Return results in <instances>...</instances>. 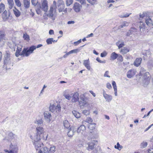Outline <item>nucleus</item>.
<instances>
[{
	"instance_id": "1",
	"label": "nucleus",
	"mask_w": 153,
	"mask_h": 153,
	"mask_svg": "<svg viewBox=\"0 0 153 153\" xmlns=\"http://www.w3.org/2000/svg\"><path fill=\"white\" fill-rule=\"evenodd\" d=\"M53 5L51 6L49 10L47 13H45L42 16V19L45 20H47L48 18H50L52 21L53 22L56 19L57 16L56 12V2L54 1Z\"/></svg>"
},
{
	"instance_id": "2",
	"label": "nucleus",
	"mask_w": 153,
	"mask_h": 153,
	"mask_svg": "<svg viewBox=\"0 0 153 153\" xmlns=\"http://www.w3.org/2000/svg\"><path fill=\"white\" fill-rule=\"evenodd\" d=\"M36 48H38V45L36 47L35 46H32L30 47L29 48H25L19 54V52H18V51H16V56L18 57L19 55H23V56H28L31 53H33V51L35 50Z\"/></svg>"
},
{
	"instance_id": "3",
	"label": "nucleus",
	"mask_w": 153,
	"mask_h": 153,
	"mask_svg": "<svg viewBox=\"0 0 153 153\" xmlns=\"http://www.w3.org/2000/svg\"><path fill=\"white\" fill-rule=\"evenodd\" d=\"M85 94L81 95L80 96L81 100L79 102V104L80 106H83L88 104V98L85 97Z\"/></svg>"
},
{
	"instance_id": "4",
	"label": "nucleus",
	"mask_w": 153,
	"mask_h": 153,
	"mask_svg": "<svg viewBox=\"0 0 153 153\" xmlns=\"http://www.w3.org/2000/svg\"><path fill=\"white\" fill-rule=\"evenodd\" d=\"M50 111L53 113H59L60 111L61 107L59 104H58L56 106L54 105H50L49 107Z\"/></svg>"
},
{
	"instance_id": "5",
	"label": "nucleus",
	"mask_w": 153,
	"mask_h": 153,
	"mask_svg": "<svg viewBox=\"0 0 153 153\" xmlns=\"http://www.w3.org/2000/svg\"><path fill=\"white\" fill-rule=\"evenodd\" d=\"M41 5L40 8L43 10L45 13H47L48 9V1L47 0H42L41 2Z\"/></svg>"
},
{
	"instance_id": "6",
	"label": "nucleus",
	"mask_w": 153,
	"mask_h": 153,
	"mask_svg": "<svg viewBox=\"0 0 153 153\" xmlns=\"http://www.w3.org/2000/svg\"><path fill=\"white\" fill-rule=\"evenodd\" d=\"M5 36V33L3 31H0V47L3 46L5 43V41L7 39Z\"/></svg>"
},
{
	"instance_id": "7",
	"label": "nucleus",
	"mask_w": 153,
	"mask_h": 153,
	"mask_svg": "<svg viewBox=\"0 0 153 153\" xmlns=\"http://www.w3.org/2000/svg\"><path fill=\"white\" fill-rule=\"evenodd\" d=\"M82 7V6L80 4L75 2L74 4L73 8L76 12L77 13L80 11Z\"/></svg>"
},
{
	"instance_id": "8",
	"label": "nucleus",
	"mask_w": 153,
	"mask_h": 153,
	"mask_svg": "<svg viewBox=\"0 0 153 153\" xmlns=\"http://www.w3.org/2000/svg\"><path fill=\"white\" fill-rule=\"evenodd\" d=\"M32 142L33 145L35 146L36 149L37 150L38 149V138L37 133L34 137V140Z\"/></svg>"
},
{
	"instance_id": "9",
	"label": "nucleus",
	"mask_w": 153,
	"mask_h": 153,
	"mask_svg": "<svg viewBox=\"0 0 153 153\" xmlns=\"http://www.w3.org/2000/svg\"><path fill=\"white\" fill-rule=\"evenodd\" d=\"M4 63L6 64L10 62V54L8 52H7L4 57Z\"/></svg>"
},
{
	"instance_id": "10",
	"label": "nucleus",
	"mask_w": 153,
	"mask_h": 153,
	"mask_svg": "<svg viewBox=\"0 0 153 153\" xmlns=\"http://www.w3.org/2000/svg\"><path fill=\"white\" fill-rule=\"evenodd\" d=\"M79 94L77 92H75L73 95L71 100V101L73 102H75L79 101Z\"/></svg>"
},
{
	"instance_id": "11",
	"label": "nucleus",
	"mask_w": 153,
	"mask_h": 153,
	"mask_svg": "<svg viewBox=\"0 0 153 153\" xmlns=\"http://www.w3.org/2000/svg\"><path fill=\"white\" fill-rule=\"evenodd\" d=\"M86 129V128L85 126L82 125L78 128L76 131L78 133L82 134L85 131Z\"/></svg>"
},
{
	"instance_id": "12",
	"label": "nucleus",
	"mask_w": 153,
	"mask_h": 153,
	"mask_svg": "<svg viewBox=\"0 0 153 153\" xmlns=\"http://www.w3.org/2000/svg\"><path fill=\"white\" fill-rule=\"evenodd\" d=\"M83 65L88 70H91V68L90 66V62L88 59L83 61Z\"/></svg>"
},
{
	"instance_id": "13",
	"label": "nucleus",
	"mask_w": 153,
	"mask_h": 153,
	"mask_svg": "<svg viewBox=\"0 0 153 153\" xmlns=\"http://www.w3.org/2000/svg\"><path fill=\"white\" fill-rule=\"evenodd\" d=\"M150 74L148 72H146V70L143 68L140 69V76H149Z\"/></svg>"
},
{
	"instance_id": "14",
	"label": "nucleus",
	"mask_w": 153,
	"mask_h": 153,
	"mask_svg": "<svg viewBox=\"0 0 153 153\" xmlns=\"http://www.w3.org/2000/svg\"><path fill=\"white\" fill-rule=\"evenodd\" d=\"M97 140H93L91 142H89L88 143V146L87 147L88 150H92L94 148L95 143H97Z\"/></svg>"
},
{
	"instance_id": "15",
	"label": "nucleus",
	"mask_w": 153,
	"mask_h": 153,
	"mask_svg": "<svg viewBox=\"0 0 153 153\" xmlns=\"http://www.w3.org/2000/svg\"><path fill=\"white\" fill-rule=\"evenodd\" d=\"M137 29L135 28H131L127 32L126 35L129 36L132 34L135 35V34L137 33Z\"/></svg>"
},
{
	"instance_id": "16",
	"label": "nucleus",
	"mask_w": 153,
	"mask_h": 153,
	"mask_svg": "<svg viewBox=\"0 0 153 153\" xmlns=\"http://www.w3.org/2000/svg\"><path fill=\"white\" fill-rule=\"evenodd\" d=\"M10 13L9 12H7L5 10L2 14V17L4 21H6L10 16Z\"/></svg>"
},
{
	"instance_id": "17",
	"label": "nucleus",
	"mask_w": 153,
	"mask_h": 153,
	"mask_svg": "<svg viewBox=\"0 0 153 153\" xmlns=\"http://www.w3.org/2000/svg\"><path fill=\"white\" fill-rule=\"evenodd\" d=\"M45 118L47 122H50L51 120V115L48 112H45L44 114Z\"/></svg>"
},
{
	"instance_id": "18",
	"label": "nucleus",
	"mask_w": 153,
	"mask_h": 153,
	"mask_svg": "<svg viewBox=\"0 0 153 153\" xmlns=\"http://www.w3.org/2000/svg\"><path fill=\"white\" fill-rule=\"evenodd\" d=\"M88 128L90 130V132L92 133L94 131H96L95 129L96 124L95 123H91L88 125Z\"/></svg>"
},
{
	"instance_id": "19",
	"label": "nucleus",
	"mask_w": 153,
	"mask_h": 153,
	"mask_svg": "<svg viewBox=\"0 0 153 153\" xmlns=\"http://www.w3.org/2000/svg\"><path fill=\"white\" fill-rule=\"evenodd\" d=\"M142 60L141 58H137L134 62V65L137 67L139 66L141 64Z\"/></svg>"
},
{
	"instance_id": "20",
	"label": "nucleus",
	"mask_w": 153,
	"mask_h": 153,
	"mask_svg": "<svg viewBox=\"0 0 153 153\" xmlns=\"http://www.w3.org/2000/svg\"><path fill=\"white\" fill-rule=\"evenodd\" d=\"M136 71L134 69L129 70L127 73V76H133L136 74Z\"/></svg>"
},
{
	"instance_id": "21",
	"label": "nucleus",
	"mask_w": 153,
	"mask_h": 153,
	"mask_svg": "<svg viewBox=\"0 0 153 153\" xmlns=\"http://www.w3.org/2000/svg\"><path fill=\"white\" fill-rule=\"evenodd\" d=\"M73 127H71L69 129L68 135L69 137H72L74 135L75 130H74Z\"/></svg>"
},
{
	"instance_id": "22",
	"label": "nucleus",
	"mask_w": 153,
	"mask_h": 153,
	"mask_svg": "<svg viewBox=\"0 0 153 153\" xmlns=\"http://www.w3.org/2000/svg\"><path fill=\"white\" fill-rule=\"evenodd\" d=\"M129 51L130 49L129 48L125 47L120 50V52L124 54L127 53L128 52H129Z\"/></svg>"
},
{
	"instance_id": "23",
	"label": "nucleus",
	"mask_w": 153,
	"mask_h": 153,
	"mask_svg": "<svg viewBox=\"0 0 153 153\" xmlns=\"http://www.w3.org/2000/svg\"><path fill=\"white\" fill-rule=\"evenodd\" d=\"M118 54L116 53L115 52H114L111 53V55L110 58L111 60H114L117 58Z\"/></svg>"
},
{
	"instance_id": "24",
	"label": "nucleus",
	"mask_w": 153,
	"mask_h": 153,
	"mask_svg": "<svg viewBox=\"0 0 153 153\" xmlns=\"http://www.w3.org/2000/svg\"><path fill=\"white\" fill-rule=\"evenodd\" d=\"M39 153H50L49 151L46 147H44L40 149Z\"/></svg>"
},
{
	"instance_id": "25",
	"label": "nucleus",
	"mask_w": 153,
	"mask_h": 153,
	"mask_svg": "<svg viewBox=\"0 0 153 153\" xmlns=\"http://www.w3.org/2000/svg\"><path fill=\"white\" fill-rule=\"evenodd\" d=\"M103 96L105 99L108 102L111 101L112 100V97L110 95L105 93L103 94Z\"/></svg>"
},
{
	"instance_id": "26",
	"label": "nucleus",
	"mask_w": 153,
	"mask_h": 153,
	"mask_svg": "<svg viewBox=\"0 0 153 153\" xmlns=\"http://www.w3.org/2000/svg\"><path fill=\"white\" fill-rule=\"evenodd\" d=\"M13 11L14 14L16 17H18L20 15L21 13L16 8H14L13 9Z\"/></svg>"
},
{
	"instance_id": "27",
	"label": "nucleus",
	"mask_w": 153,
	"mask_h": 153,
	"mask_svg": "<svg viewBox=\"0 0 153 153\" xmlns=\"http://www.w3.org/2000/svg\"><path fill=\"white\" fill-rule=\"evenodd\" d=\"M30 0H24V6L26 8H28L30 7Z\"/></svg>"
},
{
	"instance_id": "28",
	"label": "nucleus",
	"mask_w": 153,
	"mask_h": 153,
	"mask_svg": "<svg viewBox=\"0 0 153 153\" xmlns=\"http://www.w3.org/2000/svg\"><path fill=\"white\" fill-rule=\"evenodd\" d=\"M140 30L141 32H143L145 30V25L144 24L140 22Z\"/></svg>"
},
{
	"instance_id": "29",
	"label": "nucleus",
	"mask_w": 153,
	"mask_h": 153,
	"mask_svg": "<svg viewBox=\"0 0 153 153\" xmlns=\"http://www.w3.org/2000/svg\"><path fill=\"white\" fill-rule=\"evenodd\" d=\"M23 37L24 40L27 42H28L30 40L29 36L26 33H24Z\"/></svg>"
},
{
	"instance_id": "30",
	"label": "nucleus",
	"mask_w": 153,
	"mask_h": 153,
	"mask_svg": "<svg viewBox=\"0 0 153 153\" xmlns=\"http://www.w3.org/2000/svg\"><path fill=\"white\" fill-rule=\"evenodd\" d=\"M73 113L75 117L76 118H79L81 116V114L80 113L75 111H73Z\"/></svg>"
},
{
	"instance_id": "31",
	"label": "nucleus",
	"mask_w": 153,
	"mask_h": 153,
	"mask_svg": "<svg viewBox=\"0 0 153 153\" xmlns=\"http://www.w3.org/2000/svg\"><path fill=\"white\" fill-rule=\"evenodd\" d=\"M145 19L146 20V23L148 25L151 26L152 25V21L151 19L149 18L148 19Z\"/></svg>"
},
{
	"instance_id": "32",
	"label": "nucleus",
	"mask_w": 153,
	"mask_h": 153,
	"mask_svg": "<svg viewBox=\"0 0 153 153\" xmlns=\"http://www.w3.org/2000/svg\"><path fill=\"white\" fill-rule=\"evenodd\" d=\"M58 7L59 12H62L63 10L65 9V5L64 4L60 6H58Z\"/></svg>"
},
{
	"instance_id": "33",
	"label": "nucleus",
	"mask_w": 153,
	"mask_h": 153,
	"mask_svg": "<svg viewBox=\"0 0 153 153\" xmlns=\"http://www.w3.org/2000/svg\"><path fill=\"white\" fill-rule=\"evenodd\" d=\"M128 25V24L126 22H124L122 23L121 25L119 26L118 28L119 29H121L124 27L127 26Z\"/></svg>"
},
{
	"instance_id": "34",
	"label": "nucleus",
	"mask_w": 153,
	"mask_h": 153,
	"mask_svg": "<svg viewBox=\"0 0 153 153\" xmlns=\"http://www.w3.org/2000/svg\"><path fill=\"white\" fill-rule=\"evenodd\" d=\"M81 49L80 48H76L71 50L72 53L77 54L80 51Z\"/></svg>"
},
{
	"instance_id": "35",
	"label": "nucleus",
	"mask_w": 153,
	"mask_h": 153,
	"mask_svg": "<svg viewBox=\"0 0 153 153\" xmlns=\"http://www.w3.org/2000/svg\"><path fill=\"white\" fill-rule=\"evenodd\" d=\"M44 133V130L42 127H39V134L40 135H39L40 137H41V135H42V134ZM43 135V134L42 135ZM44 137L43 135L42 136Z\"/></svg>"
},
{
	"instance_id": "36",
	"label": "nucleus",
	"mask_w": 153,
	"mask_h": 153,
	"mask_svg": "<svg viewBox=\"0 0 153 153\" xmlns=\"http://www.w3.org/2000/svg\"><path fill=\"white\" fill-rule=\"evenodd\" d=\"M9 4V7L10 9L12 8L13 5V0H7Z\"/></svg>"
},
{
	"instance_id": "37",
	"label": "nucleus",
	"mask_w": 153,
	"mask_h": 153,
	"mask_svg": "<svg viewBox=\"0 0 153 153\" xmlns=\"http://www.w3.org/2000/svg\"><path fill=\"white\" fill-rule=\"evenodd\" d=\"M73 0H66V4L67 6H69L73 2Z\"/></svg>"
},
{
	"instance_id": "38",
	"label": "nucleus",
	"mask_w": 153,
	"mask_h": 153,
	"mask_svg": "<svg viewBox=\"0 0 153 153\" xmlns=\"http://www.w3.org/2000/svg\"><path fill=\"white\" fill-rule=\"evenodd\" d=\"M131 14V13H124L123 14L121 15L120 16V17L121 18L127 17L129 16V15Z\"/></svg>"
},
{
	"instance_id": "39",
	"label": "nucleus",
	"mask_w": 153,
	"mask_h": 153,
	"mask_svg": "<svg viewBox=\"0 0 153 153\" xmlns=\"http://www.w3.org/2000/svg\"><path fill=\"white\" fill-rule=\"evenodd\" d=\"M114 148L115 149H117L119 150H120L123 147L122 146L120 145L118 142L117 143V145H115Z\"/></svg>"
},
{
	"instance_id": "40",
	"label": "nucleus",
	"mask_w": 153,
	"mask_h": 153,
	"mask_svg": "<svg viewBox=\"0 0 153 153\" xmlns=\"http://www.w3.org/2000/svg\"><path fill=\"white\" fill-rule=\"evenodd\" d=\"M5 5L2 4L1 3L0 4V13L2 12L4 10Z\"/></svg>"
},
{
	"instance_id": "41",
	"label": "nucleus",
	"mask_w": 153,
	"mask_h": 153,
	"mask_svg": "<svg viewBox=\"0 0 153 153\" xmlns=\"http://www.w3.org/2000/svg\"><path fill=\"white\" fill-rule=\"evenodd\" d=\"M56 150V147L54 146H51L49 150V153H53Z\"/></svg>"
},
{
	"instance_id": "42",
	"label": "nucleus",
	"mask_w": 153,
	"mask_h": 153,
	"mask_svg": "<svg viewBox=\"0 0 153 153\" xmlns=\"http://www.w3.org/2000/svg\"><path fill=\"white\" fill-rule=\"evenodd\" d=\"M53 38H50L46 40V42L48 45L52 44L53 42Z\"/></svg>"
},
{
	"instance_id": "43",
	"label": "nucleus",
	"mask_w": 153,
	"mask_h": 153,
	"mask_svg": "<svg viewBox=\"0 0 153 153\" xmlns=\"http://www.w3.org/2000/svg\"><path fill=\"white\" fill-rule=\"evenodd\" d=\"M143 53H144L143 54H144V53H145L146 56L147 57H150L151 56L150 53L148 51H145L144 52H143Z\"/></svg>"
},
{
	"instance_id": "44",
	"label": "nucleus",
	"mask_w": 153,
	"mask_h": 153,
	"mask_svg": "<svg viewBox=\"0 0 153 153\" xmlns=\"http://www.w3.org/2000/svg\"><path fill=\"white\" fill-rule=\"evenodd\" d=\"M64 125L65 127L67 128L70 126L69 122L68 121L65 120L64 121Z\"/></svg>"
},
{
	"instance_id": "45",
	"label": "nucleus",
	"mask_w": 153,
	"mask_h": 153,
	"mask_svg": "<svg viewBox=\"0 0 153 153\" xmlns=\"http://www.w3.org/2000/svg\"><path fill=\"white\" fill-rule=\"evenodd\" d=\"M86 120L87 121V123L88 124V125L92 123L93 122V120L90 117H87Z\"/></svg>"
},
{
	"instance_id": "46",
	"label": "nucleus",
	"mask_w": 153,
	"mask_h": 153,
	"mask_svg": "<svg viewBox=\"0 0 153 153\" xmlns=\"http://www.w3.org/2000/svg\"><path fill=\"white\" fill-rule=\"evenodd\" d=\"M147 145V143L146 142H143L140 145L141 147L142 148H144L146 147Z\"/></svg>"
},
{
	"instance_id": "47",
	"label": "nucleus",
	"mask_w": 153,
	"mask_h": 153,
	"mask_svg": "<svg viewBox=\"0 0 153 153\" xmlns=\"http://www.w3.org/2000/svg\"><path fill=\"white\" fill-rule=\"evenodd\" d=\"M107 53L105 51H104L101 53L100 56L102 57H105L107 56Z\"/></svg>"
},
{
	"instance_id": "48",
	"label": "nucleus",
	"mask_w": 153,
	"mask_h": 153,
	"mask_svg": "<svg viewBox=\"0 0 153 153\" xmlns=\"http://www.w3.org/2000/svg\"><path fill=\"white\" fill-rule=\"evenodd\" d=\"M17 6L20 7L21 6V3L19 0H14Z\"/></svg>"
},
{
	"instance_id": "49",
	"label": "nucleus",
	"mask_w": 153,
	"mask_h": 153,
	"mask_svg": "<svg viewBox=\"0 0 153 153\" xmlns=\"http://www.w3.org/2000/svg\"><path fill=\"white\" fill-rule=\"evenodd\" d=\"M11 150L13 151L15 153H16L18 150V148L17 146H14Z\"/></svg>"
},
{
	"instance_id": "50",
	"label": "nucleus",
	"mask_w": 153,
	"mask_h": 153,
	"mask_svg": "<svg viewBox=\"0 0 153 153\" xmlns=\"http://www.w3.org/2000/svg\"><path fill=\"white\" fill-rule=\"evenodd\" d=\"M57 4L58 6H60L65 4L62 0H58L57 2Z\"/></svg>"
},
{
	"instance_id": "51",
	"label": "nucleus",
	"mask_w": 153,
	"mask_h": 153,
	"mask_svg": "<svg viewBox=\"0 0 153 153\" xmlns=\"http://www.w3.org/2000/svg\"><path fill=\"white\" fill-rule=\"evenodd\" d=\"M64 96L68 100H70L71 98V96L69 94H64Z\"/></svg>"
},
{
	"instance_id": "52",
	"label": "nucleus",
	"mask_w": 153,
	"mask_h": 153,
	"mask_svg": "<svg viewBox=\"0 0 153 153\" xmlns=\"http://www.w3.org/2000/svg\"><path fill=\"white\" fill-rule=\"evenodd\" d=\"M38 0H31V3L33 5L36 6L38 3Z\"/></svg>"
},
{
	"instance_id": "53",
	"label": "nucleus",
	"mask_w": 153,
	"mask_h": 153,
	"mask_svg": "<svg viewBox=\"0 0 153 153\" xmlns=\"http://www.w3.org/2000/svg\"><path fill=\"white\" fill-rule=\"evenodd\" d=\"M117 46H118V49H120L121 48H122L124 46H125V44L124 43V42H123V43L119 44L118 43L117 44Z\"/></svg>"
},
{
	"instance_id": "54",
	"label": "nucleus",
	"mask_w": 153,
	"mask_h": 153,
	"mask_svg": "<svg viewBox=\"0 0 153 153\" xmlns=\"http://www.w3.org/2000/svg\"><path fill=\"white\" fill-rule=\"evenodd\" d=\"M118 60L122 62L123 61V57L120 54H118Z\"/></svg>"
},
{
	"instance_id": "55",
	"label": "nucleus",
	"mask_w": 153,
	"mask_h": 153,
	"mask_svg": "<svg viewBox=\"0 0 153 153\" xmlns=\"http://www.w3.org/2000/svg\"><path fill=\"white\" fill-rule=\"evenodd\" d=\"M87 1L90 3L94 4L96 1L97 0H87Z\"/></svg>"
},
{
	"instance_id": "56",
	"label": "nucleus",
	"mask_w": 153,
	"mask_h": 153,
	"mask_svg": "<svg viewBox=\"0 0 153 153\" xmlns=\"http://www.w3.org/2000/svg\"><path fill=\"white\" fill-rule=\"evenodd\" d=\"M81 42V39H80L78 41L75 42H74V44L75 46H76L78 45Z\"/></svg>"
},
{
	"instance_id": "57",
	"label": "nucleus",
	"mask_w": 153,
	"mask_h": 153,
	"mask_svg": "<svg viewBox=\"0 0 153 153\" xmlns=\"http://www.w3.org/2000/svg\"><path fill=\"white\" fill-rule=\"evenodd\" d=\"M146 13L145 12H143L142 14H140V18H143L145 17L146 16Z\"/></svg>"
},
{
	"instance_id": "58",
	"label": "nucleus",
	"mask_w": 153,
	"mask_h": 153,
	"mask_svg": "<svg viewBox=\"0 0 153 153\" xmlns=\"http://www.w3.org/2000/svg\"><path fill=\"white\" fill-rule=\"evenodd\" d=\"M83 113L85 115H88L90 114V111L89 110H84L83 111Z\"/></svg>"
},
{
	"instance_id": "59",
	"label": "nucleus",
	"mask_w": 153,
	"mask_h": 153,
	"mask_svg": "<svg viewBox=\"0 0 153 153\" xmlns=\"http://www.w3.org/2000/svg\"><path fill=\"white\" fill-rule=\"evenodd\" d=\"M112 85L113 86L114 89H117L116 83L115 81H114L112 82Z\"/></svg>"
},
{
	"instance_id": "60",
	"label": "nucleus",
	"mask_w": 153,
	"mask_h": 153,
	"mask_svg": "<svg viewBox=\"0 0 153 153\" xmlns=\"http://www.w3.org/2000/svg\"><path fill=\"white\" fill-rule=\"evenodd\" d=\"M96 60L99 62L100 63H105V62L104 61H102L100 60L99 58L97 57L96 58Z\"/></svg>"
},
{
	"instance_id": "61",
	"label": "nucleus",
	"mask_w": 153,
	"mask_h": 153,
	"mask_svg": "<svg viewBox=\"0 0 153 153\" xmlns=\"http://www.w3.org/2000/svg\"><path fill=\"white\" fill-rule=\"evenodd\" d=\"M87 120H83L82 122V123L83 124L82 125H84L85 126V125H88V124H87Z\"/></svg>"
},
{
	"instance_id": "62",
	"label": "nucleus",
	"mask_w": 153,
	"mask_h": 153,
	"mask_svg": "<svg viewBox=\"0 0 153 153\" xmlns=\"http://www.w3.org/2000/svg\"><path fill=\"white\" fill-rule=\"evenodd\" d=\"M106 86L107 88L109 89H111V88H112V86L109 83H108L107 84Z\"/></svg>"
},
{
	"instance_id": "63",
	"label": "nucleus",
	"mask_w": 153,
	"mask_h": 153,
	"mask_svg": "<svg viewBox=\"0 0 153 153\" xmlns=\"http://www.w3.org/2000/svg\"><path fill=\"white\" fill-rule=\"evenodd\" d=\"M109 71H106L104 75V76H110L108 75Z\"/></svg>"
},
{
	"instance_id": "64",
	"label": "nucleus",
	"mask_w": 153,
	"mask_h": 153,
	"mask_svg": "<svg viewBox=\"0 0 153 153\" xmlns=\"http://www.w3.org/2000/svg\"><path fill=\"white\" fill-rule=\"evenodd\" d=\"M148 153H153V149H148Z\"/></svg>"
}]
</instances>
